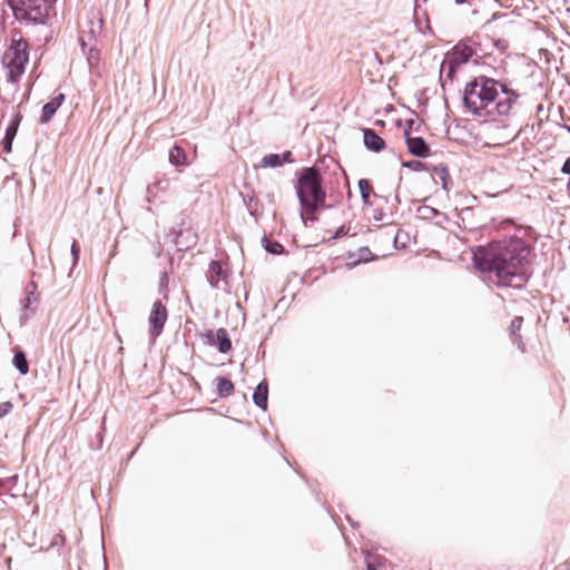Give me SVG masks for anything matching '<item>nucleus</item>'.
<instances>
[{"label":"nucleus","mask_w":570,"mask_h":570,"mask_svg":"<svg viewBox=\"0 0 570 570\" xmlns=\"http://www.w3.org/2000/svg\"><path fill=\"white\" fill-rule=\"evenodd\" d=\"M216 392L220 399L230 396L235 391L234 383L226 376H217L215 379Z\"/></svg>","instance_id":"nucleus-25"},{"label":"nucleus","mask_w":570,"mask_h":570,"mask_svg":"<svg viewBox=\"0 0 570 570\" xmlns=\"http://www.w3.org/2000/svg\"><path fill=\"white\" fill-rule=\"evenodd\" d=\"M366 570H381L382 564L376 559L372 560L368 556L365 557Z\"/></svg>","instance_id":"nucleus-38"},{"label":"nucleus","mask_w":570,"mask_h":570,"mask_svg":"<svg viewBox=\"0 0 570 570\" xmlns=\"http://www.w3.org/2000/svg\"><path fill=\"white\" fill-rule=\"evenodd\" d=\"M216 347L222 354L228 353L232 348V340L226 328H218L216 331Z\"/></svg>","instance_id":"nucleus-27"},{"label":"nucleus","mask_w":570,"mask_h":570,"mask_svg":"<svg viewBox=\"0 0 570 570\" xmlns=\"http://www.w3.org/2000/svg\"><path fill=\"white\" fill-rule=\"evenodd\" d=\"M350 229H351V227H350V226H347V225H342V226H340V227L335 230L334 235L332 236V239H340V238H342V237H344V236L348 235Z\"/></svg>","instance_id":"nucleus-35"},{"label":"nucleus","mask_w":570,"mask_h":570,"mask_svg":"<svg viewBox=\"0 0 570 570\" xmlns=\"http://www.w3.org/2000/svg\"><path fill=\"white\" fill-rule=\"evenodd\" d=\"M65 543V537L62 534H56L52 539L51 546H59Z\"/></svg>","instance_id":"nucleus-42"},{"label":"nucleus","mask_w":570,"mask_h":570,"mask_svg":"<svg viewBox=\"0 0 570 570\" xmlns=\"http://www.w3.org/2000/svg\"><path fill=\"white\" fill-rule=\"evenodd\" d=\"M567 189H568L569 195H570V179H569V181H568V184H567Z\"/></svg>","instance_id":"nucleus-53"},{"label":"nucleus","mask_w":570,"mask_h":570,"mask_svg":"<svg viewBox=\"0 0 570 570\" xmlns=\"http://www.w3.org/2000/svg\"><path fill=\"white\" fill-rule=\"evenodd\" d=\"M500 80L480 75L465 83L462 95L463 112L479 118L493 117L490 106L499 96Z\"/></svg>","instance_id":"nucleus-3"},{"label":"nucleus","mask_w":570,"mask_h":570,"mask_svg":"<svg viewBox=\"0 0 570 570\" xmlns=\"http://www.w3.org/2000/svg\"><path fill=\"white\" fill-rule=\"evenodd\" d=\"M12 409H13V404L10 401L0 403V419L4 417L7 414H9Z\"/></svg>","instance_id":"nucleus-37"},{"label":"nucleus","mask_w":570,"mask_h":570,"mask_svg":"<svg viewBox=\"0 0 570 570\" xmlns=\"http://www.w3.org/2000/svg\"><path fill=\"white\" fill-rule=\"evenodd\" d=\"M168 275L166 272H163L161 275H160V279H159V288H160V292H164L167 289L168 287Z\"/></svg>","instance_id":"nucleus-40"},{"label":"nucleus","mask_w":570,"mask_h":570,"mask_svg":"<svg viewBox=\"0 0 570 570\" xmlns=\"http://www.w3.org/2000/svg\"><path fill=\"white\" fill-rule=\"evenodd\" d=\"M57 0H7L13 18L26 28H36L35 42L48 43L51 39L49 19Z\"/></svg>","instance_id":"nucleus-2"},{"label":"nucleus","mask_w":570,"mask_h":570,"mask_svg":"<svg viewBox=\"0 0 570 570\" xmlns=\"http://www.w3.org/2000/svg\"><path fill=\"white\" fill-rule=\"evenodd\" d=\"M87 61L90 68L97 67L99 65L100 53L96 48L90 47L88 49Z\"/></svg>","instance_id":"nucleus-32"},{"label":"nucleus","mask_w":570,"mask_h":570,"mask_svg":"<svg viewBox=\"0 0 570 570\" xmlns=\"http://www.w3.org/2000/svg\"><path fill=\"white\" fill-rule=\"evenodd\" d=\"M244 191H240V197L243 198L244 205L246 206L249 215L257 222L263 215V204L255 196L254 190L248 184L244 185Z\"/></svg>","instance_id":"nucleus-10"},{"label":"nucleus","mask_w":570,"mask_h":570,"mask_svg":"<svg viewBox=\"0 0 570 570\" xmlns=\"http://www.w3.org/2000/svg\"><path fill=\"white\" fill-rule=\"evenodd\" d=\"M207 282L213 288L218 287V282L226 278V273L220 261H210L207 272Z\"/></svg>","instance_id":"nucleus-17"},{"label":"nucleus","mask_w":570,"mask_h":570,"mask_svg":"<svg viewBox=\"0 0 570 570\" xmlns=\"http://www.w3.org/2000/svg\"><path fill=\"white\" fill-rule=\"evenodd\" d=\"M208 344H213L214 341V334L212 331H207L202 335Z\"/></svg>","instance_id":"nucleus-43"},{"label":"nucleus","mask_w":570,"mask_h":570,"mask_svg":"<svg viewBox=\"0 0 570 570\" xmlns=\"http://www.w3.org/2000/svg\"><path fill=\"white\" fill-rule=\"evenodd\" d=\"M168 158H169V163L175 167L188 165L187 156H186L184 148L177 144H175L169 149Z\"/></svg>","instance_id":"nucleus-26"},{"label":"nucleus","mask_w":570,"mask_h":570,"mask_svg":"<svg viewBox=\"0 0 570 570\" xmlns=\"http://www.w3.org/2000/svg\"><path fill=\"white\" fill-rule=\"evenodd\" d=\"M253 402L254 404L263 410L266 411L268 407V383L266 380L261 381L254 392H253Z\"/></svg>","instance_id":"nucleus-18"},{"label":"nucleus","mask_w":570,"mask_h":570,"mask_svg":"<svg viewBox=\"0 0 570 570\" xmlns=\"http://www.w3.org/2000/svg\"><path fill=\"white\" fill-rule=\"evenodd\" d=\"M357 185H358V189H360V194H361L363 204L372 205L370 197H371V194L373 193V190H372V185H371L370 180L365 179V178H361L358 180Z\"/></svg>","instance_id":"nucleus-30"},{"label":"nucleus","mask_w":570,"mask_h":570,"mask_svg":"<svg viewBox=\"0 0 570 570\" xmlns=\"http://www.w3.org/2000/svg\"><path fill=\"white\" fill-rule=\"evenodd\" d=\"M414 22H415L416 29L420 33H422V35H426V33L432 35L433 33L432 28L430 26L428 13L424 10L421 16L419 4H415V8H414Z\"/></svg>","instance_id":"nucleus-23"},{"label":"nucleus","mask_w":570,"mask_h":570,"mask_svg":"<svg viewBox=\"0 0 570 570\" xmlns=\"http://www.w3.org/2000/svg\"><path fill=\"white\" fill-rule=\"evenodd\" d=\"M317 212L318 210H308L306 208L301 207V213H299L301 219L303 220V223L305 225H307V222H316V220H318V217L316 216Z\"/></svg>","instance_id":"nucleus-34"},{"label":"nucleus","mask_w":570,"mask_h":570,"mask_svg":"<svg viewBox=\"0 0 570 570\" xmlns=\"http://www.w3.org/2000/svg\"><path fill=\"white\" fill-rule=\"evenodd\" d=\"M19 480L18 474H13L6 479H0V490H11L13 489Z\"/></svg>","instance_id":"nucleus-33"},{"label":"nucleus","mask_w":570,"mask_h":570,"mask_svg":"<svg viewBox=\"0 0 570 570\" xmlns=\"http://www.w3.org/2000/svg\"><path fill=\"white\" fill-rule=\"evenodd\" d=\"M296 177L294 188L302 208L321 210L331 207L325 203L326 187L318 168L314 166L303 167L297 170Z\"/></svg>","instance_id":"nucleus-5"},{"label":"nucleus","mask_w":570,"mask_h":570,"mask_svg":"<svg viewBox=\"0 0 570 570\" xmlns=\"http://www.w3.org/2000/svg\"><path fill=\"white\" fill-rule=\"evenodd\" d=\"M79 46H80L82 52L86 53L87 42L85 41V39L82 37L79 38Z\"/></svg>","instance_id":"nucleus-47"},{"label":"nucleus","mask_w":570,"mask_h":570,"mask_svg":"<svg viewBox=\"0 0 570 570\" xmlns=\"http://www.w3.org/2000/svg\"><path fill=\"white\" fill-rule=\"evenodd\" d=\"M376 125H379V126H384V121H383V120H377V121H376Z\"/></svg>","instance_id":"nucleus-52"},{"label":"nucleus","mask_w":570,"mask_h":570,"mask_svg":"<svg viewBox=\"0 0 570 570\" xmlns=\"http://www.w3.org/2000/svg\"><path fill=\"white\" fill-rule=\"evenodd\" d=\"M383 216H384V214H383V210H382V209H376V210H375V214H374V219H375V220H377V222L382 220V219H383Z\"/></svg>","instance_id":"nucleus-46"},{"label":"nucleus","mask_w":570,"mask_h":570,"mask_svg":"<svg viewBox=\"0 0 570 570\" xmlns=\"http://www.w3.org/2000/svg\"><path fill=\"white\" fill-rule=\"evenodd\" d=\"M293 161L294 159L292 151L286 150L282 154L265 155L261 160V166L263 168H277L284 164H292Z\"/></svg>","instance_id":"nucleus-14"},{"label":"nucleus","mask_w":570,"mask_h":570,"mask_svg":"<svg viewBox=\"0 0 570 570\" xmlns=\"http://www.w3.org/2000/svg\"><path fill=\"white\" fill-rule=\"evenodd\" d=\"M65 99H66L65 94L59 92L52 99H50L48 102H46L41 109L40 122L41 124L49 122L52 119V117L56 115V112L60 108V106L63 104Z\"/></svg>","instance_id":"nucleus-15"},{"label":"nucleus","mask_w":570,"mask_h":570,"mask_svg":"<svg viewBox=\"0 0 570 570\" xmlns=\"http://www.w3.org/2000/svg\"><path fill=\"white\" fill-rule=\"evenodd\" d=\"M29 40L35 41V36L31 37L29 31L23 33L13 29L10 46L2 56V65L8 69L7 82L12 86L9 97H0L6 105L14 100V95L19 89V79L24 73L26 66L29 62Z\"/></svg>","instance_id":"nucleus-4"},{"label":"nucleus","mask_w":570,"mask_h":570,"mask_svg":"<svg viewBox=\"0 0 570 570\" xmlns=\"http://www.w3.org/2000/svg\"><path fill=\"white\" fill-rule=\"evenodd\" d=\"M415 120L414 119H406L405 126H404V139L407 136H411V131L414 129Z\"/></svg>","instance_id":"nucleus-39"},{"label":"nucleus","mask_w":570,"mask_h":570,"mask_svg":"<svg viewBox=\"0 0 570 570\" xmlns=\"http://www.w3.org/2000/svg\"><path fill=\"white\" fill-rule=\"evenodd\" d=\"M174 242H175V245L178 250L185 252V250L189 249L193 245L196 244L197 235L194 232H191L190 229H186V230L180 229L176 234V238Z\"/></svg>","instance_id":"nucleus-19"},{"label":"nucleus","mask_w":570,"mask_h":570,"mask_svg":"<svg viewBox=\"0 0 570 570\" xmlns=\"http://www.w3.org/2000/svg\"><path fill=\"white\" fill-rule=\"evenodd\" d=\"M430 170L441 180L443 190L449 191L452 186V178L448 165L441 163L439 165L432 166Z\"/></svg>","instance_id":"nucleus-22"},{"label":"nucleus","mask_w":570,"mask_h":570,"mask_svg":"<svg viewBox=\"0 0 570 570\" xmlns=\"http://www.w3.org/2000/svg\"><path fill=\"white\" fill-rule=\"evenodd\" d=\"M522 323H523V317L522 316H514L510 323V326H509V332H510V337L513 342V344L517 345V347L522 352L524 353L525 351V347H524V343L520 336V331H521V327H522Z\"/></svg>","instance_id":"nucleus-20"},{"label":"nucleus","mask_w":570,"mask_h":570,"mask_svg":"<svg viewBox=\"0 0 570 570\" xmlns=\"http://www.w3.org/2000/svg\"><path fill=\"white\" fill-rule=\"evenodd\" d=\"M70 252L72 256V264L76 265L80 257V247L76 240L72 242Z\"/></svg>","instance_id":"nucleus-36"},{"label":"nucleus","mask_w":570,"mask_h":570,"mask_svg":"<svg viewBox=\"0 0 570 570\" xmlns=\"http://www.w3.org/2000/svg\"><path fill=\"white\" fill-rule=\"evenodd\" d=\"M454 2L459 6H461V4L473 6L475 0H454Z\"/></svg>","instance_id":"nucleus-45"},{"label":"nucleus","mask_w":570,"mask_h":570,"mask_svg":"<svg viewBox=\"0 0 570 570\" xmlns=\"http://www.w3.org/2000/svg\"><path fill=\"white\" fill-rule=\"evenodd\" d=\"M459 68V65H453V62L448 61L446 59L443 60L440 68V83L443 90H445L446 80L451 82L454 80Z\"/></svg>","instance_id":"nucleus-21"},{"label":"nucleus","mask_w":570,"mask_h":570,"mask_svg":"<svg viewBox=\"0 0 570 570\" xmlns=\"http://www.w3.org/2000/svg\"><path fill=\"white\" fill-rule=\"evenodd\" d=\"M401 166L416 173L430 170L429 164L423 163L421 160H404L401 163Z\"/></svg>","instance_id":"nucleus-31"},{"label":"nucleus","mask_w":570,"mask_h":570,"mask_svg":"<svg viewBox=\"0 0 570 570\" xmlns=\"http://www.w3.org/2000/svg\"><path fill=\"white\" fill-rule=\"evenodd\" d=\"M22 120V115L17 112L13 115L11 121L6 128L4 137L1 140V147L3 153L10 154L12 151V142L14 137L17 136L19 125Z\"/></svg>","instance_id":"nucleus-12"},{"label":"nucleus","mask_w":570,"mask_h":570,"mask_svg":"<svg viewBox=\"0 0 570 570\" xmlns=\"http://www.w3.org/2000/svg\"><path fill=\"white\" fill-rule=\"evenodd\" d=\"M363 144L373 153H381L386 148L385 140L372 128H362Z\"/></svg>","instance_id":"nucleus-13"},{"label":"nucleus","mask_w":570,"mask_h":570,"mask_svg":"<svg viewBox=\"0 0 570 570\" xmlns=\"http://www.w3.org/2000/svg\"><path fill=\"white\" fill-rule=\"evenodd\" d=\"M346 519L348 520V522L351 523V525H352V527H356V525H357V523H355V522H353V521L351 520V517H350V515H347V517H346Z\"/></svg>","instance_id":"nucleus-49"},{"label":"nucleus","mask_w":570,"mask_h":570,"mask_svg":"<svg viewBox=\"0 0 570 570\" xmlns=\"http://www.w3.org/2000/svg\"><path fill=\"white\" fill-rule=\"evenodd\" d=\"M266 199H267L268 204H271V205H274V204H275V196H274V194H273V193H268V194L266 195Z\"/></svg>","instance_id":"nucleus-48"},{"label":"nucleus","mask_w":570,"mask_h":570,"mask_svg":"<svg viewBox=\"0 0 570 570\" xmlns=\"http://www.w3.org/2000/svg\"><path fill=\"white\" fill-rule=\"evenodd\" d=\"M416 212L417 216L424 220H430L433 217H438L439 220L434 223L438 227L444 228V224L450 220L449 216L445 213H442L439 209L431 206L422 205L417 208Z\"/></svg>","instance_id":"nucleus-16"},{"label":"nucleus","mask_w":570,"mask_h":570,"mask_svg":"<svg viewBox=\"0 0 570 570\" xmlns=\"http://www.w3.org/2000/svg\"><path fill=\"white\" fill-rule=\"evenodd\" d=\"M405 145L412 156L428 158L431 155V147L422 136H407Z\"/></svg>","instance_id":"nucleus-11"},{"label":"nucleus","mask_w":570,"mask_h":570,"mask_svg":"<svg viewBox=\"0 0 570 570\" xmlns=\"http://www.w3.org/2000/svg\"><path fill=\"white\" fill-rule=\"evenodd\" d=\"M563 128L570 134V125H563Z\"/></svg>","instance_id":"nucleus-51"},{"label":"nucleus","mask_w":570,"mask_h":570,"mask_svg":"<svg viewBox=\"0 0 570 570\" xmlns=\"http://www.w3.org/2000/svg\"><path fill=\"white\" fill-rule=\"evenodd\" d=\"M374 56H375V59L379 61V63L382 65L381 57L377 53H374Z\"/></svg>","instance_id":"nucleus-50"},{"label":"nucleus","mask_w":570,"mask_h":570,"mask_svg":"<svg viewBox=\"0 0 570 570\" xmlns=\"http://www.w3.org/2000/svg\"><path fill=\"white\" fill-rule=\"evenodd\" d=\"M38 285L33 279H31L24 286V297L21 299L22 311L26 313L24 317H29V314L33 315L38 309Z\"/></svg>","instance_id":"nucleus-9"},{"label":"nucleus","mask_w":570,"mask_h":570,"mask_svg":"<svg viewBox=\"0 0 570 570\" xmlns=\"http://www.w3.org/2000/svg\"><path fill=\"white\" fill-rule=\"evenodd\" d=\"M561 173L564 175H570V156L564 160L561 167Z\"/></svg>","instance_id":"nucleus-41"},{"label":"nucleus","mask_w":570,"mask_h":570,"mask_svg":"<svg viewBox=\"0 0 570 570\" xmlns=\"http://www.w3.org/2000/svg\"><path fill=\"white\" fill-rule=\"evenodd\" d=\"M476 47L478 43L472 38H464L445 53L444 59L461 67L476 53Z\"/></svg>","instance_id":"nucleus-6"},{"label":"nucleus","mask_w":570,"mask_h":570,"mask_svg":"<svg viewBox=\"0 0 570 570\" xmlns=\"http://www.w3.org/2000/svg\"><path fill=\"white\" fill-rule=\"evenodd\" d=\"M348 258H353L352 265L370 263L376 259V255L367 246L360 247L356 252H348Z\"/></svg>","instance_id":"nucleus-24"},{"label":"nucleus","mask_w":570,"mask_h":570,"mask_svg":"<svg viewBox=\"0 0 570 570\" xmlns=\"http://www.w3.org/2000/svg\"><path fill=\"white\" fill-rule=\"evenodd\" d=\"M264 249L273 255H282L285 253V247L277 240L268 239L266 236L262 238Z\"/></svg>","instance_id":"nucleus-29"},{"label":"nucleus","mask_w":570,"mask_h":570,"mask_svg":"<svg viewBox=\"0 0 570 570\" xmlns=\"http://www.w3.org/2000/svg\"><path fill=\"white\" fill-rule=\"evenodd\" d=\"M499 90L504 95V98L498 100L490 111H493V116H508L520 95L514 89L510 88L505 81L501 80Z\"/></svg>","instance_id":"nucleus-8"},{"label":"nucleus","mask_w":570,"mask_h":570,"mask_svg":"<svg viewBox=\"0 0 570 570\" xmlns=\"http://www.w3.org/2000/svg\"><path fill=\"white\" fill-rule=\"evenodd\" d=\"M168 318V312L161 301L157 299L151 306V311L148 316L149 323V336L154 340L157 338L164 331V326Z\"/></svg>","instance_id":"nucleus-7"},{"label":"nucleus","mask_w":570,"mask_h":570,"mask_svg":"<svg viewBox=\"0 0 570 570\" xmlns=\"http://www.w3.org/2000/svg\"><path fill=\"white\" fill-rule=\"evenodd\" d=\"M530 246L520 236L492 240L472 250L473 266L493 274L499 286L522 288L532 276L529 267Z\"/></svg>","instance_id":"nucleus-1"},{"label":"nucleus","mask_w":570,"mask_h":570,"mask_svg":"<svg viewBox=\"0 0 570 570\" xmlns=\"http://www.w3.org/2000/svg\"><path fill=\"white\" fill-rule=\"evenodd\" d=\"M12 364L16 367V370L19 372V374H21V375L28 374V372H29V361L27 358L26 353L21 348H19V347H17L14 350V354H13V358H12Z\"/></svg>","instance_id":"nucleus-28"},{"label":"nucleus","mask_w":570,"mask_h":570,"mask_svg":"<svg viewBox=\"0 0 570 570\" xmlns=\"http://www.w3.org/2000/svg\"><path fill=\"white\" fill-rule=\"evenodd\" d=\"M451 0H425V2H429L430 7H435L436 4L443 3V2H450Z\"/></svg>","instance_id":"nucleus-44"}]
</instances>
